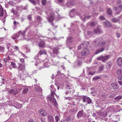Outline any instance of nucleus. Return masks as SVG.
Masks as SVG:
<instances>
[{"label":"nucleus","instance_id":"obj_1","mask_svg":"<svg viewBox=\"0 0 122 122\" xmlns=\"http://www.w3.org/2000/svg\"><path fill=\"white\" fill-rule=\"evenodd\" d=\"M59 49L58 47H55L53 48L52 50V53H51V56L53 57H55L56 56H57L59 58H61L59 57L58 55L59 53L58 50Z\"/></svg>","mask_w":122,"mask_h":122},{"label":"nucleus","instance_id":"obj_2","mask_svg":"<svg viewBox=\"0 0 122 122\" xmlns=\"http://www.w3.org/2000/svg\"><path fill=\"white\" fill-rule=\"evenodd\" d=\"M101 39L99 38H97L93 41V44L94 47H97L100 45L101 42Z\"/></svg>","mask_w":122,"mask_h":122},{"label":"nucleus","instance_id":"obj_3","mask_svg":"<svg viewBox=\"0 0 122 122\" xmlns=\"http://www.w3.org/2000/svg\"><path fill=\"white\" fill-rule=\"evenodd\" d=\"M89 44V42L87 41H85L83 43L80 45L78 47L79 49H80L81 48H87V47Z\"/></svg>","mask_w":122,"mask_h":122},{"label":"nucleus","instance_id":"obj_4","mask_svg":"<svg viewBox=\"0 0 122 122\" xmlns=\"http://www.w3.org/2000/svg\"><path fill=\"white\" fill-rule=\"evenodd\" d=\"M47 19L50 23H51V25L53 27H54V24L52 22L54 19V14H51L47 18Z\"/></svg>","mask_w":122,"mask_h":122},{"label":"nucleus","instance_id":"obj_5","mask_svg":"<svg viewBox=\"0 0 122 122\" xmlns=\"http://www.w3.org/2000/svg\"><path fill=\"white\" fill-rule=\"evenodd\" d=\"M89 50L87 48H84L81 53V56L83 57H85L89 53Z\"/></svg>","mask_w":122,"mask_h":122},{"label":"nucleus","instance_id":"obj_6","mask_svg":"<svg viewBox=\"0 0 122 122\" xmlns=\"http://www.w3.org/2000/svg\"><path fill=\"white\" fill-rule=\"evenodd\" d=\"M54 95H55V94H53L52 95V94L51 93V95L50 96H48L47 97L48 100L50 101L53 103L56 102V100L54 97Z\"/></svg>","mask_w":122,"mask_h":122},{"label":"nucleus","instance_id":"obj_7","mask_svg":"<svg viewBox=\"0 0 122 122\" xmlns=\"http://www.w3.org/2000/svg\"><path fill=\"white\" fill-rule=\"evenodd\" d=\"M19 66L18 67V71H23L24 70L25 67V64L19 63Z\"/></svg>","mask_w":122,"mask_h":122},{"label":"nucleus","instance_id":"obj_8","mask_svg":"<svg viewBox=\"0 0 122 122\" xmlns=\"http://www.w3.org/2000/svg\"><path fill=\"white\" fill-rule=\"evenodd\" d=\"M39 114L43 117H45L47 113L43 109H40L39 111Z\"/></svg>","mask_w":122,"mask_h":122},{"label":"nucleus","instance_id":"obj_9","mask_svg":"<svg viewBox=\"0 0 122 122\" xmlns=\"http://www.w3.org/2000/svg\"><path fill=\"white\" fill-rule=\"evenodd\" d=\"M113 9L115 10L117 14H119L122 11L119 5L117 7H113Z\"/></svg>","mask_w":122,"mask_h":122},{"label":"nucleus","instance_id":"obj_10","mask_svg":"<svg viewBox=\"0 0 122 122\" xmlns=\"http://www.w3.org/2000/svg\"><path fill=\"white\" fill-rule=\"evenodd\" d=\"M44 65L46 67H48L51 65V63L47 59H46L44 61Z\"/></svg>","mask_w":122,"mask_h":122},{"label":"nucleus","instance_id":"obj_11","mask_svg":"<svg viewBox=\"0 0 122 122\" xmlns=\"http://www.w3.org/2000/svg\"><path fill=\"white\" fill-rule=\"evenodd\" d=\"M9 92L10 94L15 95L18 93L17 91L16 90L10 89L9 90Z\"/></svg>","mask_w":122,"mask_h":122},{"label":"nucleus","instance_id":"obj_12","mask_svg":"<svg viewBox=\"0 0 122 122\" xmlns=\"http://www.w3.org/2000/svg\"><path fill=\"white\" fill-rule=\"evenodd\" d=\"M38 46L40 47L43 48L45 46V42L43 41H41L38 43Z\"/></svg>","mask_w":122,"mask_h":122},{"label":"nucleus","instance_id":"obj_13","mask_svg":"<svg viewBox=\"0 0 122 122\" xmlns=\"http://www.w3.org/2000/svg\"><path fill=\"white\" fill-rule=\"evenodd\" d=\"M83 110L80 111L77 113V117L78 118H81L82 117L83 115Z\"/></svg>","mask_w":122,"mask_h":122},{"label":"nucleus","instance_id":"obj_14","mask_svg":"<svg viewBox=\"0 0 122 122\" xmlns=\"http://www.w3.org/2000/svg\"><path fill=\"white\" fill-rule=\"evenodd\" d=\"M51 93L52 94V95L54 94H55V96H57V95L55 92V91L56 90V89L52 86H51Z\"/></svg>","mask_w":122,"mask_h":122},{"label":"nucleus","instance_id":"obj_15","mask_svg":"<svg viewBox=\"0 0 122 122\" xmlns=\"http://www.w3.org/2000/svg\"><path fill=\"white\" fill-rule=\"evenodd\" d=\"M15 103L16 105H15V104H14V106L16 108L19 109L22 106L21 104L16 102H15Z\"/></svg>","mask_w":122,"mask_h":122},{"label":"nucleus","instance_id":"obj_16","mask_svg":"<svg viewBox=\"0 0 122 122\" xmlns=\"http://www.w3.org/2000/svg\"><path fill=\"white\" fill-rule=\"evenodd\" d=\"M111 86L113 89H117L118 87L117 84L115 82L112 83Z\"/></svg>","mask_w":122,"mask_h":122},{"label":"nucleus","instance_id":"obj_17","mask_svg":"<svg viewBox=\"0 0 122 122\" xmlns=\"http://www.w3.org/2000/svg\"><path fill=\"white\" fill-rule=\"evenodd\" d=\"M109 55H107L105 56H103V57L102 59V61L103 62H105V61L107 60L110 57Z\"/></svg>","mask_w":122,"mask_h":122},{"label":"nucleus","instance_id":"obj_18","mask_svg":"<svg viewBox=\"0 0 122 122\" xmlns=\"http://www.w3.org/2000/svg\"><path fill=\"white\" fill-rule=\"evenodd\" d=\"M94 32L96 34H100L102 32L101 29L99 28H97L94 30Z\"/></svg>","mask_w":122,"mask_h":122},{"label":"nucleus","instance_id":"obj_19","mask_svg":"<svg viewBox=\"0 0 122 122\" xmlns=\"http://www.w3.org/2000/svg\"><path fill=\"white\" fill-rule=\"evenodd\" d=\"M27 29V28H26L25 30L23 32H22V31L20 30L18 32V34L19 35H20V34H21V35L23 36H25V33L26 32V30Z\"/></svg>","mask_w":122,"mask_h":122},{"label":"nucleus","instance_id":"obj_20","mask_svg":"<svg viewBox=\"0 0 122 122\" xmlns=\"http://www.w3.org/2000/svg\"><path fill=\"white\" fill-rule=\"evenodd\" d=\"M72 37L70 36H68L67 39V43L69 44L71 43L72 41Z\"/></svg>","mask_w":122,"mask_h":122},{"label":"nucleus","instance_id":"obj_21","mask_svg":"<svg viewBox=\"0 0 122 122\" xmlns=\"http://www.w3.org/2000/svg\"><path fill=\"white\" fill-rule=\"evenodd\" d=\"M20 36V35H19L17 33L16 34H14L11 36V38L14 40H16L17 38H18Z\"/></svg>","mask_w":122,"mask_h":122},{"label":"nucleus","instance_id":"obj_22","mask_svg":"<svg viewBox=\"0 0 122 122\" xmlns=\"http://www.w3.org/2000/svg\"><path fill=\"white\" fill-rule=\"evenodd\" d=\"M104 47H103L101 49H97L95 52V54H97L100 52H102L104 50Z\"/></svg>","mask_w":122,"mask_h":122},{"label":"nucleus","instance_id":"obj_23","mask_svg":"<svg viewBox=\"0 0 122 122\" xmlns=\"http://www.w3.org/2000/svg\"><path fill=\"white\" fill-rule=\"evenodd\" d=\"M118 65L120 66L122 65V58L119 57L117 60Z\"/></svg>","mask_w":122,"mask_h":122},{"label":"nucleus","instance_id":"obj_24","mask_svg":"<svg viewBox=\"0 0 122 122\" xmlns=\"http://www.w3.org/2000/svg\"><path fill=\"white\" fill-rule=\"evenodd\" d=\"M48 118L49 122H54L53 117L51 115H49L48 116Z\"/></svg>","mask_w":122,"mask_h":122},{"label":"nucleus","instance_id":"obj_25","mask_svg":"<svg viewBox=\"0 0 122 122\" xmlns=\"http://www.w3.org/2000/svg\"><path fill=\"white\" fill-rule=\"evenodd\" d=\"M46 53L45 51L41 50L39 52L38 55H41L43 54H46Z\"/></svg>","mask_w":122,"mask_h":122},{"label":"nucleus","instance_id":"obj_26","mask_svg":"<svg viewBox=\"0 0 122 122\" xmlns=\"http://www.w3.org/2000/svg\"><path fill=\"white\" fill-rule=\"evenodd\" d=\"M3 9L0 5V16H3Z\"/></svg>","mask_w":122,"mask_h":122},{"label":"nucleus","instance_id":"obj_27","mask_svg":"<svg viewBox=\"0 0 122 122\" xmlns=\"http://www.w3.org/2000/svg\"><path fill=\"white\" fill-rule=\"evenodd\" d=\"M107 13L109 15H111L112 14V11L110 8H109L107 9Z\"/></svg>","mask_w":122,"mask_h":122},{"label":"nucleus","instance_id":"obj_28","mask_svg":"<svg viewBox=\"0 0 122 122\" xmlns=\"http://www.w3.org/2000/svg\"><path fill=\"white\" fill-rule=\"evenodd\" d=\"M103 23L104 26L105 27H108L110 25L109 22L107 21L104 22H103Z\"/></svg>","mask_w":122,"mask_h":122},{"label":"nucleus","instance_id":"obj_29","mask_svg":"<svg viewBox=\"0 0 122 122\" xmlns=\"http://www.w3.org/2000/svg\"><path fill=\"white\" fill-rule=\"evenodd\" d=\"M106 42L105 41H101L100 43V46H104L106 44Z\"/></svg>","mask_w":122,"mask_h":122},{"label":"nucleus","instance_id":"obj_30","mask_svg":"<svg viewBox=\"0 0 122 122\" xmlns=\"http://www.w3.org/2000/svg\"><path fill=\"white\" fill-rule=\"evenodd\" d=\"M66 88L68 91L71 92V91L70 90V89H71V86L69 84L67 85L66 86Z\"/></svg>","mask_w":122,"mask_h":122},{"label":"nucleus","instance_id":"obj_31","mask_svg":"<svg viewBox=\"0 0 122 122\" xmlns=\"http://www.w3.org/2000/svg\"><path fill=\"white\" fill-rule=\"evenodd\" d=\"M101 77L98 76H96L94 77L92 79L94 81H96L98 79H101Z\"/></svg>","mask_w":122,"mask_h":122},{"label":"nucleus","instance_id":"obj_32","mask_svg":"<svg viewBox=\"0 0 122 122\" xmlns=\"http://www.w3.org/2000/svg\"><path fill=\"white\" fill-rule=\"evenodd\" d=\"M24 89L22 91V92L24 94L27 93L28 91V89L27 88H25L24 87L23 88Z\"/></svg>","mask_w":122,"mask_h":122},{"label":"nucleus","instance_id":"obj_33","mask_svg":"<svg viewBox=\"0 0 122 122\" xmlns=\"http://www.w3.org/2000/svg\"><path fill=\"white\" fill-rule=\"evenodd\" d=\"M122 98V97L121 96L119 95L115 98V100L117 101H118L121 99Z\"/></svg>","mask_w":122,"mask_h":122},{"label":"nucleus","instance_id":"obj_34","mask_svg":"<svg viewBox=\"0 0 122 122\" xmlns=\"http://www.w3.org/2000/svg\"><path fill=\"white\" fill-rule=\"evenodd\" d=\"M120 20V19L114 18L112 19V21L114 22H117Z\"/></svg>","mask_w":122,"mask_h":122},{"label":"nucleus","instance_id":"obj_35","mask_svg":"<svg viewBox=\"0 0 122 122\" xmlns=\"http://www.w3.org/2000/svg\"><path fill=\"white\" fill-rule=\"evenodd\" d=\"M11 12L15 15H16L17 14V12L15 11L13 8L12 9Z\"/></svg>","mask_w":122,"mask_h":122},{"label":"nucleus","instance_id":"obj_36","mask_svg":"<svg viewBox=\"0 0 122 122\" xmlns=\"http://www.w3.org/2000/svg\"><path fill=\"white\" fill-rule=\"evenodd\" d=\"M87 102L88 104H90L91 103L92 100L89 97H87Z\"/></svg>","mask_w":122,"mask_h":122},{"label":"nucleus","instance_id":"obj_37","mask_svg":"<svg viewBox=\"0 0 122 122\" xmlns=\"http://www.w3.org/2000/svg\"><path fill=\"white\" fill-rule=\"evenodd\" d=\"M56 122H58L60 119V118L58 116L56 115L55 117Z\"/></svg>","mask_w":122,"mask_h":122},{"label":"nucleus","instance_id":"obj_38","mask_svg":"<svg viewBox=\"0 0 122 122\" xmlns=\"http://www.w3.org/2000/svg\"><path fill=\"white\" fill-rule=\"evenodd\" d=\"M11 64L13 66V68H15L16 67V65L15 63L13 62H11Z\"/></svg>","mask_w":122,"mask_h":122},{"label":"nucleus","instance_id":"obj_39","mask_svg":"<svg viewBox=\"0 0 122 122\" xmlns=\"http://www.w3.org/2000/svg\"><path fill=\"white\" fill-rule=\"evenodd\" d=\"M104 68V66H100L99 68V71H101Z\"/></svg>","mask_w":122,"mask_h":122},{"label":"nucleus","instance_id":"obj_40","mask_svg":"<svg viewBox=\"0 0 122 122\" xmlns=\"http://www.w3.org/2000/svg\"><path fill=\"white\" fill-rule=\"evenodd\" d=\"M99 18L101 20H104L106 19L102 15L100 16Z\"/></svg>","mask_w":122,"mask_h":122},{"label":"nucleus","instance_id":"obj_41","mask_svg":"<svg viewBox=\"0 0 122 122\" xmlns=\"http://www.w3.org/2000/svg\"><path fill=\"white\" fill-rule=\"evenodd\" d=\"M29 1L34 5H35L36 4V2L34 0H29Z\"/></svg>","mask_w":122,"mask_h":122},{"label":"nucleus","instance_id":"obj_42","mask_svg":"<svg viewBox=\"0 0 122 122\" xmlns=\"http://www.w3.org/2000/svg\"><path fill=\"white\" fill-rule=\"evenodd\" d=\"M46 2V0H42L41 1L43 5H45Z\"/></svg>","mask_w":122,"mask_h":122},{"label":"nucleus","instance_id":"obj_43","mask_svg":"<svg viewBox=\"0 0 122 122\" xmlns=\"http://www.w3.org/2000/svg\"><path fill=\"white\" fill-rule=\"evenodd\" d=\"M10 59V57L9 56L7 57L6 58L4 59V61L5 63L6 64V61H7V60H9Z\"/></svg>","mask_w":122,"mask_h":122},{"label":"nucleus","instance_id":"obj_44","mask_svg":"<svg viewBox=\"0 0 122 122\" xmlns=\"http://www.w3.org/2000/svg\"><path fill=\"white\" fill-rule=\"evenodd\" d=\"M8 4L11 6H13L14 5V2L13 1H10L9 2Z\"/></svg>","mask_w":122,"mask_h":122},{"label":"nucleus","instance_id":"obj_45","mask_svg":"<svg viewBox=\"0 0 122 122\" xmlns=\"http://www.w3.org/2000/svg\"><path fill=\"white\" fill-rule=\"evenodd\" d=\"M102 57L103 55H101L99 57L97 58V59L98 60H102Z\"/></svg>","mask_w":122,"mask_h":122},{"label":"nucleus","instance_id":"obj_46","mask_svg":"<svg viewBox=\"0 0 122 122\" xmlns=\"http://www.w3.org/2000/svg\"><path fill=\"white\" fill-rule=\"evenodd\" d=\"M118 78L119 80H122V74H120L118 77Z\"/></svg>","mask_w":122,"mask_h":122},{"label":"nucleus","instance_id":"obj_47","mask_svg":"<svg viewBox=\"0 0 122 122\" xmlns=\"http://www.w3.org/2000/svg\"><path fill=\"white\" fill-rule=\"evenodd\" d=\"M115 94H112L111 95H110L109 96V97L110 98H112L114 97L115 96Z\"/></svg>","mask_w":122,"mask_h":122},{"label":"nucleus","instance_id":"obj_48","mask_svg":"<svg viewBox=\"0 0 122 122\" xmlns=\"http://www.w3.org/2000/svg\"><path fill=\"white\" fill-rule=\"evenodd\" d=\"M19 24V23L18 22H17L15 20L14 21V24L15 26L18 25Z\"/></svg>","mask_w":122,"mask_h":122},{"label":"nucleus","instance_id":"obj_49","mask_svg":"<svg viewBox=\"0 0 122 122\" xmlns=\"http://www.w3.org/2000/svg\"><path fill=\"white\" fill-rule=\"evenodd\" d=\"M82 100L84 102H85L87 101V98L85 97H84L82 98Z\"/></svg>","mask_w":122,"mask_h":122},{"label":"nucleus","instance_id":"obj_50","mask_svg":"<svg viewBox=\"0 0 122 122\" xmlns=\"http://www.w3.org/2000/svg\"><path fill=\"white\" fill-rule=\"evenodd\" d=\"M96 24V23L94 22H91L90 25L91 26H93L95 25Z\"/></svg>","mask_w":122,"mask_h":122},{"label":"nucleus","instance_id":"obj_51","mask_svg":"<svg viewBox=\"0 0 122 122\" xmlns=\"http://www.w3.org/2000/svg\"><path fill=\"white\" fill-rule=\"evenodd\" d=\"M20 61L22 63H23L25 62V60L23 58H20Z\"/></svg>","mask_w":122,"mask_h":122},{"label":"nucleus","instance_id":"obj_52","mask_svg":"<svg viewBox=\"0 0 122 122\" xmlns=\"http://www.w3.org/2000/svg\"><path fill=\"white\" fill-rule=\"evenodd\" d=\"M101 97L103 98H105L106 97V96L105 93H103L102 94Z\"/></svg>","mask_w":122,"mask_h":122},{"label":"nucleus","instance_id":"obj_53","mask_svg":"<svg viewBox=\"0 0 122 122\" xmlns=\"http://www.w3.org/2000/svg\"><path fill=\"white\" fill-rule=\"evenodd\" d=\"M37 19L38 20H41L42 19L41 17L39 16H38L37 17Z\"/></svg>","mask_w":122,"mask_h":122},{"label":"nucleus","instance_id":"obj_54","mask_svg":"<svg viewBox=\"0 0 122 122\" xmlns=\"http://www.w3.org/2000/svg\"><path fill=\"white\" fill-rule=\"evenodd\" d=\"M120 72V73L121 74H122V69H121V70H118L117 71V73L118 74H119V73Z\"/></svg>","mask_w":122,"mask_h":122},{"label":"nucleus","instance_id":"obj_55","mask_svg":"<svg viewBox=\"0 0 122 122\" xmlns=\"http://www.w3.org/2000/svg\"><path fill=\"white\" fill-rule=\"evenodd\" d=\"M95 73V72H93L92 73L91 72H89L88 73V74L89 75H93V74Z\"/></svg>","mask_w":122,"mask_h":122},{"label":"nucleus","instance_id":"obj_56","mask_svg":"<svg viewBox=\"0 0 122 122\" xmlns=\"http://www.w3.org/2000/svg\"><path fill=\"white\" fill-rule=\"evenodd\" d=\"M41 122H45V119L42 118L41 117Z\"/></svg>","mask_w":122,"mask_h":122},{"label":"nucleus","instance_id":"obj_57","mask_svg":"<svg viewBox=\"0 0 122 122\" xmlns=\"http://www.w3.org/2000/svg\"><path fill=\"white\" fill-rule=\"evenodd\" d=\"M4 47L0 46V51H2L4 50Z\"/></svg>","mask_w":122,"mask_h":122},{"label":"nucleus","instance_id":"obj_58","mask_svg":"<svg viewBox=\"0 0 122 122\" xmlns=\"http://www.w3.org/2000/svg\"><path fill=\"white\" fill-rule=\"evenodd\" d=\"M31 15H29L28 16V18L30 20H31Z\"/></svg>","mask_w":122,"mask_h":122},{"label":"nucleus","instance_id":"obj_59","mask_svg":"<svg viewBox=\"0 0 122 122\" xmlns=\"http://www.w3.org/2000/svg\"><path fill=\"white\" fill-rule=\"evenodd\" d=\"M111 65H112L111 63L110 62H108V63L107 64V65L108 66V67L109 68L110 67H111Z\"/></svg>","mask_w":122,"mask_h":122},{"label":"nucleus","instance_id":"obj_60","mask_svg":"<svg viewBox=\"0 0 122 122\" xmlns=\"http://www.w3.org/2000/svg\"><path fill=\"white\" fill-rule=\"evenodd\" d=\"M118 82L121 86H122V81H118Z\"/></svg>","mask_w":122,"mask_h":122},{"label":"nucleus","instance_id":"obj_61","mask_svg":"<svg viewBox=\"0 0 122 122\" xmlns=\"http://www.w3.org/2000/svg\"><path fill=\"white\" fill-rule=\"evenodd\" d=\"M14 47L15 48H14L17 51H18V50L19 48L18 46H15Z\"/></svg>","mask_w":122,"mask_h":122},{"label":"nucleus","instance_id":"obj_62","mask_svg":"<svg viewBox=\"0 0 122 122\" xmlns=\"http://www.w3.org/2000/svg\"><path fill=\"white\" fill-rule=\"evenodd\" d=\"M66 122H68L69 121H70V119L69 117H67L66 119Z\"/></svg>","mask_w":122,"mask_h":122},{"label":"nucleus","instance_id":"obj_63","mask_svg":"<svg viewBox=\"0 0 122 122\" xmlns=\"http://www.w3.org/2000/svg\"><path fill=\"white\" fill-rule=\"evenodd\" d=\"M66 99L69 100H71L72 99V97H67L66 98Z\"/></svg>","mask_w":122,"mask_h":122},{"label":"nucleus","instance_id":"obj_64","mask_svg":"<svg viewBox=\"0 0 122 122\" xmlns=\"http://www.w3.org/2000/svg\"><path fill=\"white\" fill-rule=\"evenodd\" d=\"M28 122H34V121L33 120L31 119L29 120Z\"/></svg>","mask_w":122,"mask_h":122}]
</instances>
